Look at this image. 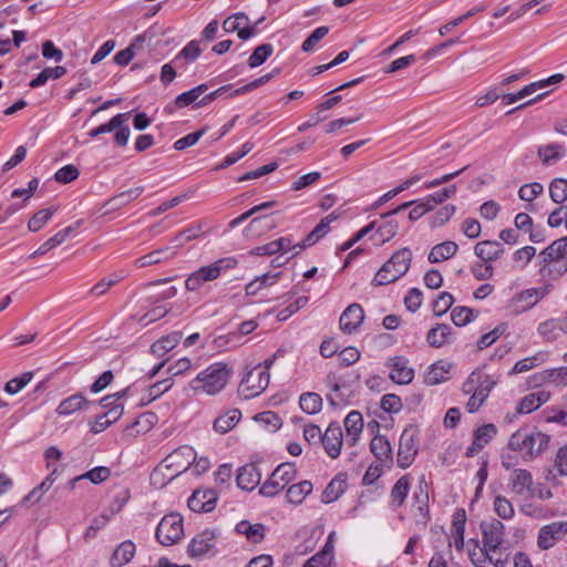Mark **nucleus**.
I'll return each instance as SVG.
<instances>
[{
    "mask_svg": "<svg viewBox=\"0 0 567 567\" xmlns=\"http://www.w3.org/2000/svg\"><path fill=\"white\" fill-rule=\"evenodd\" d=\"M549 442L550 436L548 434L519 427L511 436L508 447L512 452H517L524 461H532L548 447Z\"/></svg>",
    "mask_w": 567,
    "mask_h": 567,
    "instance_id": "f257e3e1",
    "label": "nucleus"
},
{
    "mask_svg": "<svg viewBox=\"0 0 567 567\" xmlns=\"http://www.w3.org/2000/svg\"><path fill=\"white\" fill-rule=\"evenodd\" d=\"M231 370L224 362H216L199 372L190 381V388L195 392L209 395L219 393L227 384Z\"/></svg>",
    "mask_w": 567,
    "mask_h": 567,
    "instance_id": "f03ea898",
    "label": "nucleus"
},
{
    "mask_svg": "<svg viewBox=\"0 0 567 567\" xmlns=\"http://www.w3.org/2000/svg\"><path fill=\"white\" fill-rule=\"evenodd\" d=\"M412 251L409 248L396 250L375 274L373 284L384 286L396 281L410 269Z\"/></svg>",
    "mask_w": 567,
    "mask_h": 567,
    "instance_id": "7ed1b4c3",
    "label": "nucleus"
},
{
    "mask_svg": "<svg viewBox=\"0 0 567 567\" xmlns=\"http://www.w3.org/2000/svg\"><path fill=\"white\" fill-rule=\"evenodd\" d=\"M130 391L131 388H126L114 394L102 398L99 405L103 412L95 414L94 425H112L117 422L124 412V406L121 401Z\"/></svg>",
    "mask_w": 567,
    "mask_h": 567,
    "instance_id": "20e7f679",
    "label": "nucleus"
},
{
    "mask_svg": "<svg viewBox=\"0 0 567 567\" xmlns=\"http://www.w3.org/2000/svg\"><path fill=\"white\" fill-rule=\"evenodd\" d=\"M297 474L292 463H282L271 473L270 477L260 486L259 494L266 497L276 496L284 487L295 480Z\"/></svg>",
    "mask_w": 567,
    "mask_h": 567,
    "instance_id": "39448f33",
    "label": "nucleus"
},
{
    "mask_svg": "<svg viewBox=\"0 0 567 567\" xmlns=\"http://www.w3.org/2000/svg\"><path fill=\"white\" fill-rule=\"evenodd\" d=\"M269 372L254 367L240 381L238 393L245 400H250L261 394L269 385Z\"/></svg>",
    "mask_w": 567,
    "mask_h": 567,
    "instance_id": "423d86ee",
    "label": "nucleus"
},
{
    "mask_svg": "<svg viewBox=\"0 0 567 567\" xmlns=\"http://www.w3.org/2000/svg\"><path fill=\"white\" fill-rule=\"evenodd\" d=\"M184 533L183 518L178 514L165 515L156 528V539L164 546L177 543Z\"/></svg>",
    "mask_w": 567,
    "mask_h": 567,
    "instance_id": "0eeeda50",
    "label": "nucleus"
},
{
    "mask_svg": "<svg viewBox=\"0 0 567 567\" xmlns=\"http://www.w3.org/2000/svg\"><path fill=\"white\" fill-rule=\"evenodd\" d=\"M548 293V286L524 289L513 296L508 307L513 313L519 315L534 308Z\"/></svg>",
    "mask_w": 567,
    "mask_h": 567,
    "instance_id": "6e6552de",
    "label": "nucleus"
},
{
    "mask_svg": "<svg viewBox=\"0 0 567 567\" xmlns=\"http://www.w3.org/2000/svg\"><path fill=\"white\" fill-rule=\"evenodd\" d=\"M481 530L483 536V547L493 554L501 550V546L504 543L505 537V525L493 518L491 520H484L481 523Z\"/></svg>",
    "mask_w": 567,
    "mask_h": 567,
    "instance_id": "1a4fd4ad",
    "label": "nucleus"
},
{
    "mask_svg": "<svg viewBox=\"0 0 567 567\" xmlns=\"http://www.w3.org/2000/svg\"><path fill=\"white\" fill-rule=\"evenodd\" d=\"M130 113H118L113 116L107 123L99 125L101 134L115 132L114 142L118 147H125L130 138V127L127 121Z\"/></svg>",
    "mask_w": 567,
    "mask_h": 567,
    "instance_id": "9d476101",
    "label": "nucleus"
},
{
    "mask_svg": "<svg viewBox=\"0 0 567 567\" xmlns=\"http://www.w3.org/2000/svg\"><path fill=\"white\" fill-rule=\"evenodd\" d=\"M567 535V522H553L543 526L537 536V546L547 550Z\"/></svg>",
    "mask_w": 567,
    "mask_h": 567,
    "instance_id": "9b49d317",
    "label": "nucleus"
},
{
    "mask_svg": "<svg viewBox=\"0 0 567 567\" xmlns=\"http://www.w3.org/2000/svg\"><path fill=\"white\" fill-rule=\"evenodd\" d=\"M218 494L214 488H198L187 501L190 511L195 513H209L217 504Z\"/></svg>",
    "mask_w": 567,
    "mask_h": 567,
    "instance_id": "f8f14e48",
    "label": "nucleus"
},
{
    "mask_svg": "<svg viewBox=\"0 0 567 567\" xmlns=\"http://www.w3.org/2000/svg\"><path fill=\"white\" fill-rule=\"evenodd\" d=\"M216 532L206 529L197 534L188 544L187 553L190 557H200L215 554Z\"/></svg>",
    "mask_w": 567,
    "mask_h": 567,
    "instance_id": "ddd939ff",
    "label": "nucleus"
},
{
    "mask_svg": "<svg viewBox=\"0 0 567 567\" xmlns=\"http://www.w3.org/2000/svg\"><path fill=\"white\" fill-rule=\"evenodd\" d=\"M470 543H473L475 548L474 550H470L468 556L471 561L475 567H487L488 564H492L494 567H506L508 564V554L505 557H494L492 551L487 550L484 547H480L478 540L472 538Z\"/></svg>",
    "mask_w": 567,
    "mask_h": 567,
    "instance_id": "4468645a",
    "label": "nucleus"
},
{
    "mask_svg": "<svg viewBox=\"0 0 567 567\" xmlns=\"http://www.w3.org/2000/svg\"><path fill=\"white\" fill-rule=\"evenodd\" d=\"M412 204H414V202L403 203L395 209L381 215L383 223L378 226L377 231L380 235L382 243L389 241L398 234L399 223L395 220L394 215L409 208Z\"/></svg>",
    "mask_w": 567,
    "mask_h": 567,
    "instance_id": "2eb2a0df",
    "label": "nucleus"
},
{
    "mask_svg": "<svg viewBox=\"0 0 567 567\" xmlns=\"http://www.w3.org/2000/svg\"><path fill=\"white\" fill-rule=\"evenodd\" d=\"M364 320L363 308L359 303L349 305L340 316V329L347 333H354Z\"/></svg>",
    "mask_w": 567,
    "mask_h": 567,
    "instance_id": "dca6fc26",
    "label": "nucleus"
},
{
    "mask_svg": "<svg viewBox=\"0 0 567 567\" xmlns=\"http://www.w3.org/2000/svg\"><path fill=\"white\" fill-rule=\"evenodd\" d=\"M403 357L389 359L386 367L390 369V379L398 384H409L414 378V370L408 365Z\"/></svg>",
    "mask_w": 567,
    "mask_h": 567,
    "instance_id": "f3484780",
    "label": "nucleus"
},
{
    "mask_svg": "<svg viewBox=\"0 0 567 567\" xmlns=\"http://www.w3.org/2000/svg\"><path fill=\"white\" fill-rule=\"evenodd\" d=\"M417 453V447L414 443V435L405 427L400 437V445L398 452V464L401 468L409 467Z\"/></svg>",
    "mask_w": 567,
    "mask_h": 567,
    "instance_id": "a211bd4d",
    "label": "nucleus"
},
{
    "mask_svg": "<svg viewBox=\"0 0 567 567\" xmlns=\"http://www.w3.org/2000/svg\"><path fill=\"white\" fill-rule=\"evenodd\" d=\"M185 458L186 465H190L192 462L189 460H196V452L192 446L184 445L175 451H173L171 454H168L159 464L158 467H156L153 473L151 474V480H155L158 475L165 476L164 473H162L163 468H171L174 466V462L176 458Z\"/></svg>",
    "mask_w": 567,
    "mask_h": 567,
    "instance_id": "6ab92c4d",
    "label": "nucleus"
},
{
    "mask_svg": "<svg viewBox=\"0 0 567 567\" xmlns=\"http://www.w3.org/2000/svg\"><path fill=\"white\" fill-rule=\"evenodd\" d=\"M321 444L331 458H337L343 445L342 427H326L321 437Z\"/></svg>",
    "mask_w": 567,
    "mask_h": 567,
    "instance_id": "aec40b11",
    "label": "nucleus"
},
{
    "mask_svg": "<svg viewBox=\"0 0 567 567\" xmlns=\"http://www.w3.org/2000/svg\"><path fill=\"white\" fill-rule=\"evenodd\" d=\"M261 473L257 464L250 463L241 466L236 476L237 486L244 491H252L259 485Z\"/></svg>",
    "mask_w": 567,
    "mask_h": 567,
    "instance_id": "412c9836",
    "label": "nucleus"
},
{
    "mask_svg": "<svg viewBox=\"0 0 567 567\" xmlns=\"http://www.w3.org/2000/svg\"><path fill=\"white\" fill-rule=\"evenodd\" d=\"M453 340V329L446 323H436L426 334V341L432 348H442L452 343Z\"/></svg>",
    "mask_w": 567,
    "mask_h": 567,
    "instance_id": "4be33fe9",
    "label": "nucleus"
},
{
    "mask_svg": "<svg viewBox=\"0 0 567 567\" xmlns=\"http://www.w3.org/2000/svg\"><path fill=\"white\" fill-rule=\"evenodd\" d=\"M93 404L79 392L62 400L55 411L60 416H69L78 411L91 408Z\"/></svg>",
    "mask_w": 567,
    "mask_h": 567,
    "instance_id": "5701e85b",
    "label": "nucleus"
},
{
    "mask_svg": "<svg viewBox=\"0 0 567 567\" xmlns=\"http://www.w3.org/2000/svg\"><path fill=\"white\" fill-rule=\"evenodd\" d=\"M235 530L245 536L250 544L257 545L264 542L267 528L261 523L251 524L248 520H240L236 524Z\"/></svg>",
    "mask_w": 567,
    "mask_h": 567,
    "instance_id": "b1692460",
    "label": "nucleus"
},
{
    "mask_svg": "<svg viewBox=\"0 0 567 567\" xmlns=\"http://www.w3.org/2000/svg\"><path fill=\"white\" fill-rule=\"evenodd\" d=\"M371 452L373 453L375 457V462L385 464L386 467H390L393 461L392 457V447L384 435H375L370 443Z\"/></svg>",
    "mask_w": 567,
    "mask_h": 567,
    "instance_id": "393cba45",
    "label": "nucleus"
},
{
    "mask_svg": "<svg viewBox=\"0 0 567 567\" xmlns=\"http://www.w3.org/2000/svg\"><path fill=\"white\" fill-rule=\"evenodd\" d=\"M176 256V250L169 247H162L155 249L140 258H137L134 265L137 268H144L153 265L163 264L169 261Z\"/></svg>",
    "mask_w": 567,
    "mask_h": 567,
    "instance_id": "a878e982",
    "label": "nucleus"
},
{
    "mask_svg": "<svg viewBox=\"0 0 567 567\" xmlns=\"http://www.w3.org/2000/svg\"><path fill=\"white\" fill-rule=\"evenodd\" d=\"M503 244L497 240H483L474 246V254L483 261H495L504 254Z\"/></svg>",
    "mask_w": 567,
    "mask_h": 567,
    "instance_id": "bb28decb",
    "label": "nucleus"
},
{
    "mask_svg": "<svg viewBox=\"0 0 567 567\" xmlns=\"http://www.w3.org/2000/svg\"><path fill=\"white\" fill-rule=\"evenodd\" d=\"M217 276L212 265L203 266L196 271L189 274L185 280V288L188 291L198 290L205 282L214 281Z\"/></svg>",
    "mask_w": 567,
    "mask_h": 567,
    "instance_id": "cd10ccee",
    "label": "nucleus"
},
{
    "mask_svg": "<svg viewBox=\"0 0 567 567\" xmlns=\"http://www.w3.org/2000/svg\"><path fill=\"white\" fill-rule=\"evenodd\" d=\"M535 385L542 383H551L557 386L567 385V367L547 369L533 375Z\"/></svg>",
    "mask_w": 567,
    "mask_h": 567,
    "instance_id": "c85d7f7f",
    "label": "nucleus"
},
{
    "mask_svg": "<svg viewBox=\"0 0 567 567\" xmlns=\"http://www.w3.org/2000/svg\"><path fill=\"white\" fill-rule=\"evenodd\" d=\"M496 433V427H477L473 435V442L465 452L466 457H473L483 450L494 439Z\"/></svg>",
    "mask_w": 567,
    "mask_h": 567,
    "instance_id": "c756f323",
    "label": "nucleus"
},
{
    "mask_svg": "<svg viewBox=\"0 0 567 567\" xmlns=\"http://www.w3.org/2000/svg\"><path fill=\"white\" fill-rule=\"evenodd\" d=\"M347 489V474L338 473L322 492L321 501L324 504L337 501Z\"/></svg>",
    "mask_w": 567,
    "mask_h": 567,
    "instance_id": "7c9ffc66",
    "label": "nucleus"
},
{
    "mask_svg": "<svg viewBox=\"0 0 567 567\" xmlns=\"http://www.w3.org/2000/svg\"><path fill=\"white\" fill-rule=\"evenodd\" d=\"M136 551L135 544L132 540L122 542L113 551L110 558L111 567H123L128 564Z\"/></svg>",
    "mask_w": 567,
    "mask_h": 567,
    "instance_id": "2f4dec72",
    "label": "nucleus"
},
{
    "mask_svg": "<svg viewBox=\"0 0 567 567\" xmlns=\"http://www.w3.org/2000/svg\"><path fill=\"white\" fill-rule=\"evenodd\" d=\"M567 236L554 240L548 247H546L540 254V262H545L548 266L553 260H559V258H567Z\"/></svg>",
    "mask_w": 567,
    "mask_h": 567,
    "instance_id": "473e14b6",
    "label": "nucleus"
},
{
    "mask_svg": "<svg viewBox=\"0 0 567 567\" xmlns=\"http://www.w3.org/2000/svg\"><path fill=\"white\" fill-rule=\"evenodd\" d=\"M558 476H567V444L557 451L554 468L547 471L545 480L555 483Z\"/></svg>",
    "mask_w": 567,
    "mask_h": 567,
    "instance_id": "72a5a7b5",
    "label": "nucleus"
},
{
    "mask_svg": "<svg viewBox=\"0 0 567 567\" xmlns=\"http://www.w3.org/2000/svg\"><path fill=\"white\" fill-rule=\"evenodd\" d=\"M458 249V246L456 243L446 240L441 244L435 245L430 254H429V261L432 264L441 262L443 260H446L454 256Z\"/></svg>",
    "mask_w": 567,
    "mask_h": 567,
    "instance_id": "f704fd0d",
    "label": "nucleus"
},
{
    "mask_svg": "<svg viewBox=\"0 0 567 567\" xmlns=\"http://www.w3.org/2000/svg\"><path fill=\"white\" fill-rule=\"evenodd\" d=\"M182 332H172L165 337H162L152 344V352L157 357L165 355L168 351L173 350L182 340Z\"/></svg>",
    "mask_w": 567,
    "mask_h": 567,
    "instance_id": "c9c22d12",
    "label": "nucleus"
},
{
    "mask_svg": "<svg viewBox=\"0 0 567 567\" xmlns=\"http://www.w3.org/2000/svg\"><path fill=\"white\" fill-rule=\"evenodd\" d=\"M312 483L310 481H301L292 484L286 493L287 501L291 504L299 505L312 492Z\"/></svg>",
    "mask_w": 567,
    "mask_h": 567,
    "instance_id": "e433bc0d",
    "label": "nucleus"
},
{
    "mask_svg": "<svg viewBox=\"0 0 567 567\" xmlns=\"http://www.w3.org/2000/svg\"><path fill=\"white\" fill-rule=\"evenodd\" d=\"M533 477L530 472L524 468H516L511 478L512 491L516 494H523L525 491H530Z\"/></svg>",
    "mask_w": 567,
    "mask_h": 567,
    "instance_id": "4c0bfd02",
    "label": "nucleus"
},
{
    "mask_svg": "<svg viewBox=\"0 0 567 567\" xmlns=\"http://www.w3.org/2000/svg\"><path fill=\"white\" fill-rule=\"evenodd\" d=\"M410 489V480L406 475L400 477L391 489V505L398 509L404 503Z\"/></svg>",
    "mask_w": 567,
    "mask_h": 567,
    "instance_id": "58836bf2",
    "label": "nucleus"
},
{
    "mask_svg": "<svg viewBox=\"0 0 567 567\" xmlns=\"http://www.w3.org/2000/svg\"><path fill=\"white\" fill-rule=\"evenodd\" d=\"M496 382V380L489 378L488 375H484L481 371H474L470 375L464 386L466 388V391H471L475 385H477L480 389H483L489 394Z\"/></svg>",
    "mask_w": 567,
    "mask_h": 567,
    "instance_id": "ea45409f",
    "label": "nucleus"
},
{
    "mask_svg": "<svg viewBox=\"0 0 567 567\" xmlns=\"http://www.w3.org/2000/svg\"><path fill=\"white\" fill-rule=\"evenodd\" d=\"M538 333L546 341H554L558 338L559 332H563L561 319H549L539 323L537 328Z\"/></svg>",
    "mask_w": 567,
    "mask_h": 567,
    "instance_id": "a19ab883",
    "label": "nucleus"
},
{
    "mask_svg": "<svg viewBox=\"0 0 567 567\" xmlns=\"http://www.w3.org/2000/svg\"><path fill=\"white\" fill-rule=\"evenodd\" d=\"M143 192H144V187L143 186H138V187H135V188L127 189V190L122 192V193L115 195L114 197H112L107 202V205H110L111 208H113V209L122 207V206H125L128 203H131L134 199H136L137 197H140Z\"/></svg>",
    "mask_w": 567,
    "mask_h": 567,
    "instance_id": "79ce46f5",
    "label": "nucleus"
},
{
    "mask_svg": "<svg viewBox=\"0 0 567 567\" xmlns=\"http://www.w3.org/2000/svg\"><path fill=\"white\" fill-rule=\"evenodd\" d=\"M564 147L560 144L551 143L538 148V156L544 164L550 165L563 157Z\"/></svg>",
    "mask_w": 567,
    "mask_h": 567,
    "instance_id": "37998d69",
    "label": "nucleus"
},
{
    "mask_svg": "<svg viewBox=\"0 0 567 567\" xmlns=\"http://www.w3.org/2000/svg\"><path fill=\"white\" fill-rule=\"evenodd\" d=\"M478 311L468 307L458 306L455 307L451 312L452 321L457 327H463L473 321L477 316Z\"/></svg>",
    "mask_w": 567,
    "mask_h": 567,
    "instance_id": "c03bdc74",
    "label": "nucleus"
},
{
    "mask_svg": "<svg viewBox=\"0 0 567 567\" xmlns=\"http://www.w3.org/2000/svg\"><path fill=\"white\" fill-rule=\"evenodd\" d=\"M257 327L258 323L255 320L244 321L239 324L237 332L229 333L228 336H220L215 340V342L217 343L218 347L226 346L229 342V340L237 339L238 337L241 336H247L255 331Z\"/></svg>",
    "mask_w": 567,
    "mask_h": 567,
    "instance_id": "a18cd8bd",
    "label": "nucleus"
},
{
    "mask_svg": "<svg viewBox=\"0 0 567 567\" xmlns=\"http://www.w3.org/2000/svg\"><path fill=\"white\" fill-rule=\"evenodd\" d=\"M546 358H547V354L545 352H538L537 354H535L533 357L522 359L514 364V367L509 373L518 374V373L527 372L530 369L537 367L538 364L545 362Z\"/></svg>",
    "mask_w": 567,
    "mask_h": 567,
    "instance_id": "49530a36",
    "label": "nucleus"
},
{
    "mask_svg": "<svg viewBox=\"0 0 567 567\" xmlns=\"http://www.w3.org/2000/svg\"><path fill=\"white\" fill-rule=\"evenodd\" d=\"M299 405L308 414H315L320 411L322 399L319 394L307 392L300 395Z\"/></svg>",
    "mask_w": 567,
    "mask_h": 567,
    "instance_id": "de8ad7c7",
    "label": "nucleus"
},
{
    "mask_svg": "<svg viewBox=\"0 0 567 567\" xmlns=\"http://www.w3.org/2000/svg\"><path fill=\"white\" fill-rule=\"evenodd\" d=\"M55 212L56 208L50 207L35 213L28 221L29 230L35 233L42 229L44 225L49 223Z\"/></svg>",
    "mask_w": 567,
    "mask_h": 567,
    "instance_id": "09e8293b",
    "label": "nucleus"
},
{
    "mask_svg": "<svg viewBox=\"0 0 567 567\" xmlns=\"http://www.w3.org/2000/svg\"><path fill=\"white\" fill-rule=\"evenodd\" d=\"M206 91V84L197 85L196 87H193L192 90L177 95L175 99V104L177 107L188 106L195 103L199 99V96L204 94Z\"/></svg>",
    "mask_w": 567,
    "mask_h": 567,
    "instance_id": "8fccbe9b",
    "label": "nucleus"
},
{
    "mask_svg": "<svg viewBox=\"0 0 567 567\" xmlns=\"http://www.w3.org/2000/svg\"><path fill=\"white\" fill-rule=\"evenodd\" d=\"M330 226L323 221V219H321L319 224L308 234V236L301 243H298L299 250L315 245L321 237L328 234Z\"/></svg>",
    "mask_w": 567,
    "mask_h": 567,
    "instance_id": "3c124183",
    "label": "nucleus"
},
{
    "mask_svg": "<svg viewBox=\"0 0 567 567\" xmlns=\"http://www.w3.org/2000/svg\"><path fill=\"white\" fill-rule=\"evenodd\" d=\"M202 53L199 41L192 40L188 42L175 56L174 62L177 64L181 60H185L186 63L194 62Z\"/></svg>",
    "mask_w": 567,
    "mask_h": 567,
    "instance_id": "603ef678",
    "label": "nucleus"
},
{
    "mask_svg": "<svg viewBox=\"0 0 567 567\" xmlns=\"http://www.w3.org/2000/svg\"><path fill=\"white\" fill-rule=\"evenodd\" d=\"M549 196L554 203L563 204L567 199V179H553L549 185Z\"/></svg>",
    "mask_w": 567,
    "mask_h": 567,
    "instance_id": "864d4df0",
    "label": "nucleus"
},
{
    "mask_svg": "<svg viewBox=\"0 0 567 567\" xmlns=\"http://www.w3.org/2000/svg\"><path fill=\"white\" fill-rule=\"evenodd\" d=\"M274 52V48L269 43L258 45L252 54L248 59V65L250 68H257L261 65Z\"/></svg>",
    "mask_w": 567,
    "mask_h": 567,
    "instance_id": "5fc2aeb1",
    "label": "nucleus"
},
{
    "mask_svg": "<svg viewBox=\"0 0 567 567\" xmlns=\"http://www.w3.org/2000/svg\"><path fill=\"white\" fill-rule=\"evenodd\" d=\"M450 367L442 361L434 363L426 375V381L431 384L444 382L447 379Z\"/></svg>",
    "mask_w": 567,
    "mask_h": 567,
    "instance_id": "6e6d98bb",
    "label": "nucleus"
},
{
    "mask_svg": "<svg viewBox=\"0 0 567 567\" xmlns=\"http://www.w3.org/2000/svg\"><path fill=\"white\" fill-rule=\"evenodd\" d=\"M539 271L542 276L546 275H553L554 277H560L567 271V258H559V260H553L548 264V266L545 265V262H540Z\"/></svg>",
    "mask_w": 567,
    "mask_h": 567,
    "instance_id": "4d7b16f0",
    "label": "nucleus"
},
{
    "mask_svg": "<svg viewBox=\"0 0 567 567\" xmlns=\"http://www.w3.org/2000/svg\"><path fill=\"white\" fill-rule=\"evenodd\" d=\"M453 302L454 297L450 292H441L432 305L434 316L442 317L445 315L451 309Z\"/></svg>",
    "mask_w": 567,
    "mask_h": 567,
    "instance_id": "13d9d810",
    "label": "nucleus"
},
{
    "mask_svg": "<svg viewBox=\"0 0 567 567\" xmlns=\"http://www.w3.org/2000/svg\"><path fill=\"white\" fill-rule=\"evenodd\" d=\"M243 417V413L237 408H230L220 413L213 422V425H237Z\"/></svg>",
    "mask_w": 567,
    "mask_h": 567,
    "instance_id": "bf43d9fd",
    "label": "nucleus"
},
{
    "mask_svg": "<svg viewBox=\"0 0 567 567\" xmlns=\"http://www.w3.org/2000/svg\"><path fill=\"white\" fill-rule=\"evenodd\" d=\"M494 511L503 519H512L515 514L511 501L502 495H497L494 498Z\"/></svg>",
    "mask_w": 567,
    "mask_h": 567,
    "instance_id": "052dcab7",
    "label": "nucleus"
},
{
    "mask_svg": "<svg viewBox=\"0 0 567 567\" xmlns=\"http://www.w3.org/2000/svg\"><path fill=\"white\" fill-rule=\"evenodd\" d=\"M329 33V28L326 25L319 27L313 30L310 35L303 41L301 49L303 52H312L316 45Z\"/></svg>",
    "mask_w": 567,
    "mask_h": 567,
    "instance_id": "680f3d73",
    "label": "nucleus"
},
{
    "mask_svg": "<svg viewBox=\"0 0 567 567\" xmlns=\"http://www.w3.org/2000/svg\"><path fill=\"white\" fill-rule=\"evenodd\" d=\"M32 372H24L20 377L11 379L6 383L4 391L11 395L17 394L32 380Z\"/></svg>",
    "mask_w": 567,
    "mask_h": 567,
    "instance_id": "e2e57ef3",
    "label": "nucleus"
},
{
    "mask_svg": "<svg viewBox=\"0 0 567 567\" xmlns=\"http://www.w3.org/2000/svg\"><path fill=\"white\" fill-rule=\"evenodd\" d=\"M53 484V478L45 477L38 486H35L29 494L23 497L24 503H38L43 494L49 491Z\"/></svg>",
    "mask_w": 567,
    "mask_h": 567,
    "instance_id": "0e129e2a",
    "label": "nucleus"
},
{
    "mask_svg": "<svg viewBox=\"0 0 567 567\" xmlns=\"http://www.w3.org/2000/svg\"><path fill=\"white\" fill-rule=\"evenodd\" d=\"M471 272L476 280H488L494 275V267L491 262L481 260L472 265Z\"/></svg>",
    "mask_w": 567,
    "mask_h": 567,
    "instance_id": "69168bd1",
    "label": "nucleus"
},
{
    "mask_svg": "<svg viewBox=\"0 0 567 567\" xmlns=\"http://www.w3.org/2000/svg\"><path fill=\"white\" fill-rule=\"evenodd\" d=\"M544 192V187L540 183L534 182L530 184H525L520 186L518 189V197L525 202H532L538 195Z\"/></svg>",
    "mask_w": 567,
    "mask_h": 567,
    "instance_id": "338daca9",
    "label": "nucleus"
},
{
    "mask_svg": "<svg viewBox=\"0 0 567 567\" xmlns=\"http://www.w3.org/2000/svg\"><path fill=\"white\" fill-rule=\"evenodd\" d=\"M80 172L74 165H65L56 171L54 178L58 183L68 184L78 178Z\"/></svg>",
    "mask_w": 567,
    "mask_h": 567,
    "instance_id": "774afa93",
    "label": "nucleus"
}]
</instances>
